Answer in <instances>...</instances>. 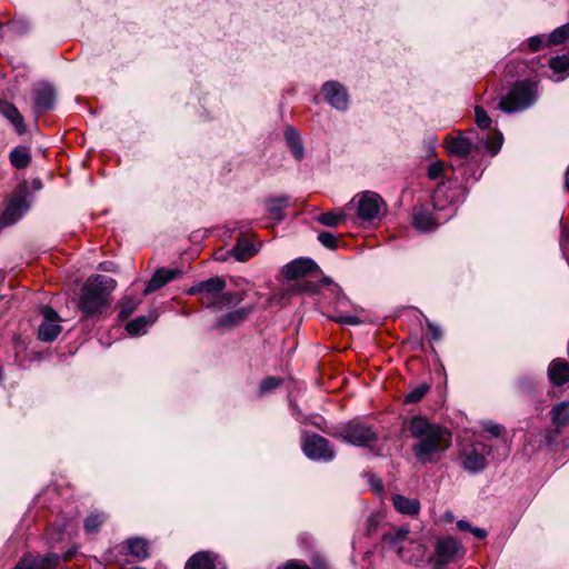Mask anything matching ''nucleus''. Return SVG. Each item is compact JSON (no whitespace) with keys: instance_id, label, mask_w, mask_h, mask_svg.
<instances>
[{"instance_id":"f257e3e1","label":"nucleus","mask_w":569,"mask_h":569,"mask_svg":"<svg viewBox=\"0 0 569 569\" xmlns=\"http://www.w3.org/2000/svg\"><path fill=\"white\" fill-rule=\"evenodd\" d=\"M409 432L415 439L412 452L421 465L438 462L452 443V435L446 427L430 422L422 416L411 419Z\"/></svg>"},{"instance_id":"f03ea898","label":"nucleus","mask_w":569,"mask_h":569,"mask_svg":"<svg viewBox=\"0 0 569 569\" xmlns=\"http://www.w3.org/2000/svg\"><path fill=\"white\" fill-rule=\"evenodd\" d=\"M117 281L103 274H93L81 288L78 308L86 318L100 316L109 303V297Z\"/></svg>"},{"instance_id":"7ed1b4c3","label":"nucleus","mask_w":569,"mask_h":569,"mask_svg":"<svg viewBox=\"0 0 569 569\" xmlns=\"http://www.w3.org/2000/svg\"><path fill=\"white\" fill-rule=\"evenodd\" d=\"M536 100V84L527 80L519 81L501 98L499 109L507 113L519 112L530 108Z\"/></svg>"},{"instance_id":"20e7f679","label":"nucleus","mask_w":569,"mask_h":569,"mask_svg":"<svg viewBox=\"0 0 569 569\" xmlns=\"http://www.w3.org/2000/svg\"><path fill=\"white\" fill-rule=\"evenodd\" d=\"M226 288V281L220 277H212L201 281L188 289V295H200V301L206 307H219L231 302L228 293H222Z\"/></svg>"},{"instance_id":"39448f33","label":"nucleus","mask_w":569,"mask_h":569,"mask_svg":"<svg viewBox=\"0 0 569 569\" xmlns=\"http://www.w3.org/2000/svg\"><path fill=\"white\" fill-rule=\"evenodd\" d=\"M491 452V446L482 441L466 442L460 446L459 459L465 470L478 473L487 467V457Z\"/></svg>"},{"instance_id":"423d86ee","label":"nucleus","mask_w":569,"mask_h":569,"mask_svg":"<svg viewBox=\"0 0 569 569\" xmlns=\"http://www.w3.org/2000/svg\"><path fill=\"white\" fill-rule=\"evenodd\" d=\"M465 549L452 537L439 538L435 546V555L428 558L433 569H442L445 566L462 558Z\"/></svg>"},{"instance_id":"0eeeda50","label":"nucleus","mask_w":569,"mask_h":569,"mask_svg":"<svg viewBox=\"0 0 569 569\" xmlns=\"http://www.w3.org/2000/svg\"><path fill=\"white\" fill-rule=\"evenodd\" d=\"M352 204L357 209V216L363 221H372L386 211V203L382 198L372 191H363L355 196Z\"/></svg>"},{"instance_id":"6e6552de","label":"nucleus","mask_w":569,"mask_h":569,"mask_svg":"<svg viewBox=\"0 0 569 569\" xmlns=\"http://www.w3.org/2000/svg\"><path fill=\"white\" fill-rule=\"evenodd\" d=\"M30 209L29 193L26 188L12 193L4 211L0 216V230L14 224Z\"/></svg>"},{"instance_id":"1a4fd4ad","label":"nucleus","mask_w":569,"mask_h":569,"mask_svg":"<svg viewBox=\"0 0 569 569\" xmlns=\"http://www.w3.org/2000/svg\"><path fill=\"white\" fill-rule=\"evenodd\" d=\"M441 210H435L433 206H420L413 209L412 224L422 232L436 229L440 223L449 220L456 212L455 209L449 208V212L441 216Z\"/></svg>"},{"instance_id":"9d476101","label":"nucleus","mask_w":569,"mask_h":569,"mask_svg":"<svg viewBox=\"0 0 569 569\" xmlns=\"http://www.w3.org/2000/svg\"><path fill=\"white\" fill-rule=\"evenodd\" d=\"M337 437L359 447H368L378 439L376 431L371 427L357 421H351L343 426L337 433Z\"/></svg>"},{"instance_id":"9b49d317","label":"nucleus","mask_w":569,"mask_h":569,"mask_svg":"<svg viewBox=\"0 0 569 569\" xmlns=\"http://www.w3.org/2000/svg\"><path fill=\"white\" fill-rule=\"evenodd\" d=\"M302 449L305 455L312 460L330 461L335 458V449L330 442L316 433L305 438Z\"/></svg>"},{"instance_id":"f8f14e48","label":"nucleus","mask_w":569,"mask_h":569,"mask_svg":"<svg viewBox=\"0 0 569 569\" xmlns=\"http://www.w3.org/2000/svg\"><path fill=\"white\" fill-rule=\"evenodd\" d=\"M43 322L39 326L38 338L44 342L53 341L61 332L62 327L59 325L60 316L49 306L41 309Z\"/></svg>"},{"instance_id":"ddd939ff","label":"nucleus","mask_w":569,"mask_h":569,"mask_svg":"<svg viewBox=\"0 0 569 569\" xmlns=\"http://www.w3.org/2000/svg\"><path fill=\"white\" fill-rule=\"evenodd\" d=\"M33 108L37 114L46 112L53 108L56 102V91L49 83L41 82L33 87Z\"/></svg>"},{"instance_id":"4468645a","label":"nucleus","mask_w":569,"mask_h":569,"mask_svg":"<svg viewBox=\"0 0 569 569\" xmlns=\"http://www.w3.org/2000/svg\"><path fill=\"white\" fill-rule=\"evenodd\" d=\"M462 194L463 191L459 186H447L442 183L435 190L432 197L433 209L443 211L447 204L452 206L458 202Z\"/></svg>"},{"instance_id":"2eb2a0df","label":"nucleus","mask_w":569,"mask_h":569,"mask_svg":"<svg viewBox=\"0 0 569 569\" xmlns=\"http://www.w3.org/2000/svg\"><path fill=\"white\" fill-rule=\"evenodd\" d=\"M322 93L326 101L337 110H346L349 97L346 88L337 81H328L322 86Z\"/></svg>"},{"instance_id":"dca6fc26","label":"nucleus","mask_w":569,"mask_h":569,"mask_svg":"<svg viewBox=\"0 0 569 569\" xmlns=\"http://www.w3.org/2000/svg\"><path fill=\"white\" fill-rule=\"evenodd\" d=\"M186 569H226V565L217 553L199 551L189 558Z\"/></svg>"},{"instance_id":"f3484780","label":"nucleus","mask_w":569,"mask_h":569,"mask_svg":"<svg viewBox=\"0 0 569 569\" xmlns=\"http://www.w3.org/2000/svg\"><path fill=\"white\" fill-rule=\"evenodd\" d=\"M319 271L318 264L312 259L298 258L287 263V280L303 278Z\"/></svg>"},{"instance_id":"a211bd4d","label":"nucleus","mask_w":569,"mask_h":569,"mask_svg":"<svg viewBox=\"0 0 569 569\" xmlns=\"http://www.w3.org/2000/svg\"><path fill=\"white\" fill-rule=\"evenodd\" d=\"M181 271L179 269H168V268H160L158 269L152 278L147 283L143 295L147 296L163 286H166L171 280L178 278L180 276Z\"/></svg>"},{"instance_id":"6ab92c4d","label":"nucleus","mask_w":569,"mask_h":569,"mask_svg":"<svg viewBox=\"0 0 569 569\" xmlns=\"http://www.w3.org/2000/svg\"><path fill=\"white\" fill-rule=\"evenodd\" d=\"M0 114H2L14 127V130L19 136L26 133L27 127L24 119L14 104L8 101H0Z\"/></svg>"},{"instance_id":"aec40b11","label":"nucleus","mask_w":569,"mask_h":569,"mask_svg":"<svg viewBox=\"0 0 569 569\" xmlns=\"http://www.w3.org/2000/svg\"><path fill=\"white\" fill-rule=\"evenodd\" d=\"M426 548L420 541L407 540V543L399 553V558L408 563L417 565L422 561Z\"/></svg>"},{"instance_id":"412c9836","label":"nucleus","mask_w":569,"mask_h":569,"mask_svg":"<svg viewBox=\"0 0 569 569\" xmlns=\"http://www.w3.org/2000/svg\"><path fill=\"white\" fill-rule=\"evenodd\" d=\"M409 530L405 527L383 535V543L388 550L395 551L398 556L407 543Z\"/></svg>"},{"instance_id":"4be33fe9","label":"nucleus","mask_w":569,"mask_h":569,"mask_svg":"<svg viewBox=\"0 0 569 569\" xmlns=\"http://www.w3.org/2000/svg\"><path fill=\"white\" fill-rule=\"evenodd\" d=\"M548 378L556 386H562L569 380V365L565 360L555 359L548 368Z\"/></svg>"},{"instance_id":"5701e85b","label":"nucleus","mask_w":569,"mask_h":569,"mask_svg":"<svg viewBox=\"0 0 569 569\" xmlns=\"http://www.w3.org/2000/svg\"><path fill=\"white\" fill-rule=\"evenodd\" d=\"M395 509L407 516H416L420 511V502L418 499H410L402 495H393L391 497Z\"/></svg>"},{"instance_id":"b1692460","label":"nucleus","mask_w":569,"mask_h":569,"mask_svg":"<svg viewBox=\"0 0 569 569\" xmlns=\"http://www.w3.org/2000/svg\"><path fill=\"white\" fill-rule=\"evenodd\" d=\"M472 141L463 136H458L447 140V150L451 156L466 158L472 150Z\"/></svg>"},{"instance_id":"393cba45","label":"nucleus","mask_w":569,"mask_h":569,"mask_svg":"<svg viewBox=\"0 0 569 569\" xmlns=\"http://www.w3.org/2000/svg\"><path fill=\"white\" fill-rule=\"evenodd\" d=\"M287 148L292 157L300 161L305 157V147L298 131L293 127L287 126Z\"/></svg>"},{"instance_id":"a878e982","label":"nucleus","mask_w":569,"mask_h":569,"mask_svg":"<svg viewBox=\"0 0 569 569\" xmlns=\"http://www.w3.org/2000/svg\"><path fill=\"white\" fill-rule=\"evenodd\" d=\"M127 552L138 560H144L149 557L148 541L141 538H130L124 542Z\"/></svg>"},{"instance_id":"bb28decb","label":"nucleus","mask_w":569,"mask_h":569,"mask_svg":"<svg viewBox=\"0 0 569 569\" xmlns=\"http://www.w3.org/2000/svg\"><path fill=\"white\" fill-rule=\"evenodd\" d=\"M10 163L17 169H24L31 162V153L28 147L18 146L9 154Z\"/></svg>"},{"instance_id":"cd10ccee","label":"nucleus","mask_w":569,"mask_h":569,"mask_svg":"<svg viewBox=\"0 0 569 569\" xmlns=\"http://www.w3.org/2000/svg\"><path fill=\"white\" fill-rule=\"evenodd\" d=\"M250 308H241L230 311L218 319V327H232L243 321L250 313Z\"/></svg>"},{"instance_id":"c85d7f7f","label":"nucleus","mask_w":569,"mask_h":569,"mask_svg":"<svg viewBox=\"0 0 569 569\" xmlns=\"http://www.w3.org/2000/svg\"><path fill=\"white\" fill-rule=\"evenodd\" d=\"M257 250L254 246L247 241H238V243L231 249L230 253L238 261H247L256 254Z\"/></svg>"},{"instance_id":"c756f323","label":"nucleus","mask_w":569,"mask_h":569,"mask_svg":"<svg viewBox=\"0 0 569 569\" xmlns=\"http://www.w3.org/2000/svg\"><path fill=\"white\" fill-rule=\"evenodd\" d=\"M321 283H323L325 297H332L337 303H341L347 300L339 284L335 283L329 277H322Z\"/></svg>"},{"instance_id":"7c9ffc66","label":"nucleus","mask_w":569,"mask_h":569,"mask_svg":"<svg viewBox=\"0 0 569 569\" xmlns=\"http://www.w3.org/2000/svg\"><path fill=\"white\" fill-rule=\"evenodd\" d=\"M108 516L103 512H91L84 520L83 528L87 535H96L106 522Z\"/></svg>"},{"instance_id":"2f4dec72","label":"nucleus","mask_w":569,"mask_h":569,"mask_svg":"<svg viewBox=\"0 0 569 569\" xmlns=\"http://www.w3.org/2000/svg\"><path fill=\"white\" fill-rule=\"evenodd\" d=\"M154 322V319L148 318L146 316L137 317L136 319L129 321L126 326V330L131 336H139L144 333L147 328Z\"/></svg>"},{"instance_id":"473e14b6","label":"nucleus","mask_w":569,"mask_h":569,"mask_svg":"<svg viewBox=\"0 0 569 569\" xmlns=\"http://www.w3.org/2000/svg\"><path fill=\"white\" fill-rule=\"evenodd\" d=\"M290 291H296L299 293H309L312 296H321L323 295V283H321V279L318 282L315 281H305L298 287L289 288L287 286V293Z\"/></svg>"},{"instance_id":"72a5a7b5","label":"nucleus","mask_w":569,"mask_h":569,"mask_svg":"<svg viewBox=\"0 0 569 569\" xmlns=\"http://www.w3.org/2000/svg\"><path fill=\"white\" fill-rule=\"evenodd\" d=\"M552 422L558 427H563L569 423V405L568 402H560L551 410Z\"/></svg>"},{"instance_id":"f704fd0d","label":"nucleus","mask_w":569,"mask_h":569,"mask_svg":"<svg viewBox=\"0 0 569 569\" xmlns=\"http://www.w3.org/2000/svg\"><path fill=\"white\" fill-rule=\"evenodd\" d=\"M59 556L56 553H48L46 556H34L33 569H56L59 565Z\"/></svg>"},{"instance_id":"c9c22d12","label":"nucleus","mask_w":569,"mask_h":569,"mask_svg":"<svg viewBox=\"0 0 569 569\" xmlns=\"http://www.w3.org/2000/svg\"><path fill=\"white\" fill-rule=\"evenodd\" d=\"M569 38V23L556 28L548 37L547 46H556Z\"/></svg>"},{"instance_id":"e433bc0d","label":"nucleus","mask_w":569,"mask_h":569,"mask_svg":"<svg viewBox=\"0 0 569 569\" xmlns=\"http://www.w3.org/2000/svg\"><path fill=\"white\" fill-rule=\"evenodd\" d=\"M430 387L427 383H421L415 387L410 392L405 396V402L407 403H416L419 402L426 393L429 391Z\"/></svg>"},{"instance_id":"4c0bfd02","label":"nucleus","mask_w":569,"mask_h":569,"mask_svg":"<svg viewBox=\"0 0 569 569\" xmlns=\"http://www.w3.org/2000/svg\"><path fill=\"white\" fill-rule=\"evenodd\" d=\"M282 385V379L274 378V377H268L263 379L259 386V396L262 397L264 395H268L269 392L276 390Z\"/></svg>"},{"instance_id":"58836bf2","label":"nucleus","mask_w":569,"mask_h":569,"mask_svg":"<svg viewBox=\"0 0 569 569\" xmlns=\"http://www.w3.org/2000/svg\"><path fill=\"white\" fill-rule=\"evenodd\" d=\"M346 219L345 213L325 212L320 214L317 220L327 227H337L340 221Z\"/></svg>"},{"instance_id":"ea45409f","label":"nucleus","mask_w":569,"mask_h":569,"mask_svg":"<svg viewBox=\"0 0 569 569\" xmlns=\"http://www.w3.org/2000/svg\"><path fill=\"white\" fill-rule=\"evenodd\" d=\"M503 136L501 132H496L492 137L486 139V149L492 154H497L502 146Z\"/></svg>"},{"instance_id":"a19ab883","label":"nucleus","mask_w":569,"mask_h":569,"mask_svg":"<svg viewBox=\"0 0 569 569\" xmlns=\"http://www.w3.org/2000/svg\"><path fill=\"white\" fill-rule=\"evenodd\" d=\"M550 69L556 73H561L569 68V56H558L550 60Z\"/></svg>"},{"instance_id":"79ce46f5","label":"nucleus","mask_w":569,"mask_h":569,"mask_svg":"<svg viewBox=\"0 0 569 569\" xmlns=\"http://www.w3.org/2000/svg\"><path fill=\"white\" fill-rule=\"evenodd\" d=\"M475 114H476V123L481 129H488L491 124V118L488 116V113L481 108L476 107L475 108Z\"/></svg>"},{"instance_id":"37998d69","label":"nucleus","mask_w":569,"mask_h":569,"mask_svg":"<svg viewBox=\"0 0 569 569\" xmlns=\"http://www.w3.org/2000/svg\"><path fill=\"white\" fill-rule=\"evenodd\" d=\"M319 242L331 250H335L338 246V240L333 233L330 232H320L318 234Z\"/></svg>"},{"instance_id":"c03bdc74","label":"nucleus","mask_w":569,"mask_h":569,"mask_svg":"<svg viewBox=\"0 0 569 569\" xmlns=\"http://www.w3.org/2000/svg\"><path fill=\"white\" fill-rule=\"evenodd\" d=\"M138 302L132 299H126L120 307L119 318L127 319L137 308Z\"/></svg>"},{"instance_id":"a18cd8bd","label":"nucleus","mask_w":569,"mask_h":569,"mask_svg":"<svg viewBox=\"0 0 569 569\" xmlns=\"http://www.w3.org/2000/svg\"><path fill=\"white\" fill-rule=\"evenodd\" d=\"M283 201L282 199L273 200L269 204V211L276 219L281 220L283 217Z\"/></svg>"},{"instance_id":"49530a36","label":"nucleus","mask_w":569,"mask_h":569,"mask_svg":"<svg viewBox=\"0 0 569 569\" xmlns=\"http://www.w3.org/2000/svg\"><path fill=\"white\" fill-rule=\"evenodd\" d=\"M445 164L441 161L431 163L428 168V177L430 179H438L443 172Z\"/></svg>"},{"instance_id":"de8ad7c7","label":"nucleus","mask_w":569,"mask_h":569,"mask_svg":"<svg viewBox=\"0 0 569 569\" xmlns=\"http://www.w3.org/2000/svg\"><path fill=\"white\" fill-rule=\"evenodd\" d=\"M483 427V430L486 432H488L491 437H499L503 430V427L500 426V425H497L495 422H491V421H487L482 425Z\"/></svg>"},{"instance_id":"09e8293b","label":"nucleus","mask_w":569,"mask_h":569,"mask_svg":"<svg viewBox=\"0 0 569 569\" xmlns=\"http://www.w3.org/2000/svg\"><path fill=\"white\" fill-rule=\"evenodd\" d=\"M332 319L341 325L355 326L360 322L356 316H350V315H338V316L332 317Z\"/></svg>"},{"instance_id":"8fccbe9b","label":"nucleus","mask_w":569,"mask_h":569,"mask_svg":"<svg viewBox=\"0 0 569 569\" xmlns=\"http://www.w3.org/2000/svg\"><path fill=\"white\" fill-rule=\"evenodd\" d=\"M34 563V556L33 555H26L21 558V560L17 563L14 569H33Z\"/></svg>"},{"instance_id":"3c124183","label":"nucleus","mask_w":569,"mask_h":569,"mask_svg":"<svg viewBox=\"0 0 569 569\" xmlns=\"http://www.w3.org/2000/svg\"><path fill=\"white\" fill-rule=\"evenodd\" d=\"M543 40L539 36H535L528 39V47L530 51L536 52L542 47Z\"/></svg>"},{"instance_id":"603ef678","label":"nucleus","mask_w":569,"mask_h":569,"mask_svg":"<svg viewBox=\"0 0 569 569\" xmlns=\"http://www.w3.org/2000/svg\"><path fill=\"white\" fill-rule=\"evenodd\" d=\"M287 569H310V567L301 560L291 559L287 560Z\"/></svg>"},{"instance_id":"864d4df0","label":"nucleus","mask_w":569,"mask_h":569,"mask_svg":"<svg viewBox=\"0 0 569 569\" xmlns=\"http://www.w3.org/2000/svg\"><path fill=\"white\" fill-rule=\"evenodd\" d=\"M428 328H429V330H430L431 338H432L433 340H440V339H441V337H442V331H441V329H440L437 325H435V323H432V322L428 321Z\"/></svg>"},{"instance_id":"5fc2aeb1","label":"nucleus","mask_w":569,"mask_h":569,"mask_svg":"<svg viewBox=\"0 0 569 569\" xmlns=\"http://www.w3.org/2000/svg\"><path fill=\"white\" fill-rule=\"evenodd\" d=\"M457 527L461 531H471V528H472L471 525L468 521H465V520H459L457 522Z\"/></svg>"},{"instance_id":"6e6d98bb","label":"nucleus","mask_w":569,"mask_h":569,"mask_svg":"<svg viewBox=\"0 0 569 569\" xmlns=\"http://www.w3.org/2000/svg\"><path fill=\"white\" fill-rule=\"evenodd\" d=\"M471 533H473L478 539H483L487 536V531L481 528H471Z\"/></svg>"},{"instance_id":"4d7b16f0","label":"nucleus","mask_w":569,"mask_h":569,"mask_svg":"<svg viewBox=\"0 0 569 569\" xmlns=\"http://www.w3.org/2000/svg\"><path fill=\"white\" fill-rule=\"evenodd\" d=\"M112 264H113L112 262H101L99 264V269L103 270V271H114V269L111 268Z\"/></svg>"},{"instance_id":"13d9d810","label":"nucleus","mask_w":569,"mask_h":569,"mask_svg":"<svg viewBox=\"0 0 569 569\" xmlns=\"http://www.w3.org/2000/svg\"><path fill=\"white\" fill-rule=\"evenodd\" d=\"M57 528L61 533L69 532V523L58 525Z\"/></svg>"},{"instance_id":"bf43d9fd","label":"nucleus","mask_w":569,"mask_h":569,"mask_svg":"<svg viewBox=\"0 0 569 569\" xmlns=\"http://www.w3.org/2000/svg\"><path fill=\"white\" fill-rule=\"evenodd\" d=\"M566 187L569 190V167H568V170L566 172Z\"/></svg>"},{"instance_id":"052dcab7","label":"nucleus","mask_w":569,"mask_h":569,"mask_svg":"<svg viewBox=\"0 0 569 569\" xmlns=\"http://www.w3.org/2000/svg\"><path fill=\"white\" fill-rule=\"evenodd\" d=\"M301 540H302V542L309 543L310 537H308V536H302V537H301Z\"/></svg>"},{"instance_id":"680f3d73","label":"nucleus","mask_w":569,"mask_h":569,"mask_svg":"<svg viewBox=\"0 0 569 569\" xmlns=\"http://www.w3.org/2000/svg\"><path fill=\"white\" fill-rule=\"evenodd\" d=\"M71 557V553L66 555V559H69Z\"/></svg>"},{"instance_id":"e2e57ef3","label":"nucleus","mask_w":569,"mask_h":569,"mask_svg":"<svg viewBox=\"0 0 569 569\" xmlns=\"http://www.w3.org/2000/svg\"><path fill=\"white\" fill-rule=\"evenodd\" d=\"M34 187H37V188H41V184H40V183H39V184H38V183H34Z\"/></svg>"},{"instance_id":"0e129e2a","label":"nucleus","mask_w":569,"mask_h":569,"mask_svg":"<svg viewBox=\"0 0 569 569\" xmlns=\"http://www.w3.org/2000/svg\"><path fill=\"white\" fill-rule=\"evenodd\" d=\"M34 187H37V188H41V184H40V183H39V184H38V183H34Z\"/></svg>"},{"instance_id":"69168bd1","label":"nucleus","mask_w":569,"mask_h":569,"mask_svg":"<svg viewBox=\"0 0 569 569\" xmlns=\"http://www.w3.org/2000/svg\"><path fill=\"white\" fill-rule=\"evenodd\" d=\"M2 278H3V276H2V273L0 272V280H2Z\"/></svg>"}]
</instances>
